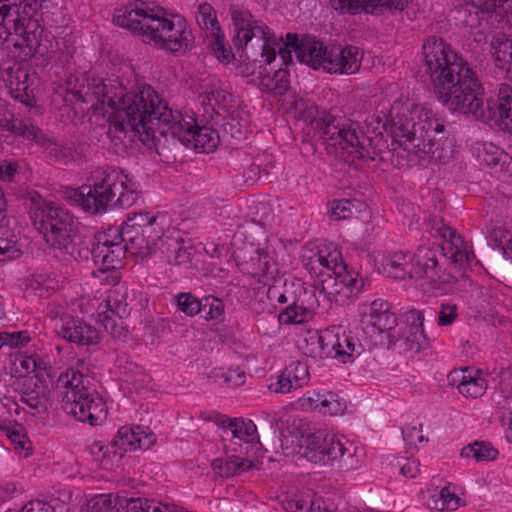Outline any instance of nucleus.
I'll return each instance as SVG.
<instances>
[{
    "label": "nucleus",
    "instance_id": "nucleus-15",
    "mask_svg": "<svg viewBox=\"0 0 512 512\" xmlns=\"http://www.w3.org/2000/svg\"><path fill=\"white\" fill-rule=\"evenodd\" d=\"M363 59L362 51L355 46H334L328 49L326 72L330 74H355Z\"/></svg>",
    "mask_w": 512,
    "mask_h": 512
},
{
    "label": "nucleus",
    "instance_id": "nucleus-62",
    "mask_svg": "<svg viewBox=\"0 0 512 512\" xmlns=\"http://www.w3.org/2000/svg\"><path fill=\"white\" fill-rule=\"evenodd\" d=\"M421 432L422 425L416 421L408 423L402 428L403 438L408 445H416L417 442L424 441V436Z\"/></svg>",
    "mask_w": 512,
    "mask_h": 512
},
{
    "label": "nucleus",
    "instance_id": "nucleus-53",
    "mask_svg": "<svg viewBox=\"0 0 512 512\" xmlns=\"http://www.w3.org/2000/svg\"><path fill=\"white\" fill-rule=\"evenodd\" d=\"M371 0H334L333 8L341 13L357 14L360 12L372 14Z\"/></svg>",
    "mask_w": 512,
    "mask_h": 512
},
{
    "label": "nucleus",
    "instance_id": "nucleus-33",
    "mask_svg": "<svg viewBox=\"0 0 512 512\" xmlns=\"http://www.w3.org/2000/svg\"><path fill=\"white\" fill-rule=\"evenodd\" d=\"M437 261L434 255L428 249H419L412 256L411 269H416L422 274L415 277H408L409 279H427L428 281L435 282L437 280Z\"/></svg>",
    "mask_w": 512,
    "mask_h": 512
},
{
    "label": "nucleus",
    "instance_id": "nucleus-16",
    "mask_svg": "<svg viewBox=\"0 0 512 512\" xmlns=\"http://www.w3.org/2000/svg\"><path fill=\"white\" fill-rule=\"evenodd\" d=\"M0 4V22L19 32L25 22L42 7L43 0H6Z\"/></svg>",
    "mask_w": 512,
    "mask_h": 512
},
{
    "label": "nucleus",
    "instance_id": "nucleus-47",
    "mask_svg": "<svg viewBox=\"0 0 512 512\" xmlns=\"http://www.w3.org/2000/svg\"><path fill=\"white\" fill-rule=\"evenodd\" d=\"M490 238L503 255L512 260V228L495 227L490 233Z\"/></svg>",
    "mask_w": 512,
    "mask_h": 512
},
{
    "label": "nucleus",
    "instance_id": "nucleus-28",
    "mask_svg": "<svg viewBox=\"0 0 512 512\" xmlns=\"http://www.w3.org/2000/svg\"><path fill=\"white\" fill-rule=\"evenodd\" d=\"M412 257H408L403 251H392L383 257L382 265L388 276L394 279H406L422 274L411 269Z\"/></svg>",
    "mask_w": 512,
    "mask_h": 512
},
{
    "label": "nucleus",
    "instance_id": "nucleus-48",
    "mask_svg": "<svg viewBox=\"0 0 512 512\" xmlns=\"http://www.w3.org/2000/svg\"><path fill=\"white\" fill-rule=\"evenodd\" d=\"M292 109H293L294 115L297 118L302 119L308 123L315 122V124H316L315 127L317 128V120H319V118H316V117L318 114V110H317L316 105L313 102H311L308 99L301 98V97L295 98V100L292 103Z\"/></svg>",
    "mask_w": 512,
    "mask_h": 512
},
{
    "label": "nucleus",
    "instance_id": "nucleus-23",
    "mask_svg": "<svg viewBox=\"0 0 512 512\" xmlns=\"http://www.w3.org/2000/svg\"><path fill=\"white\" fill-rule=\"evenodd\" d=\"M258 467L259 463L251 456L239 453H231L227 458L215 459L212 462L214 473L223 478L240 475Z\"/></svg>",
    "mask_w": 512,
    "mask_h": 512
},
{
    "label": "nucleus",
    "instance_id": "nucleus-26",
    "mask_svg": "<svg viewBox=\"0 0 512 512\" xmlns=\"http://www.w3.org/2000/svg\"><path fill=\"white\" fill-rule=\"evenodd\" d=\"M454 382H457L458 391L465 397H481L487 388L485 379L478 371L462 368L451 373Z\"/></svg>",
    "mask_w": 512,
    "mask_h": 512
},
{
    "label": "nucleus",
    "instance_id": "nucleus-5",
    "mask_svg": "<svg viewBox=\"0 0 512 512\" xmlns=\"http://www.w3.org/2000/svg\"><path fill=\"white\" fill-rule=\"evenodd\" d=\"M358 124L354 121L324 114L317 120V131L328 154L349 164L357 160H386L390 155V146L381 136L373 138L358 133Z\"/></svg>",
    "mask_w": 512,
    "mask_h": 512
},
{
    "label": "nucleus",
    "instance_id": "nucleus-61",
    "mask_svg": "<svg viewBox=\"0 0 512 512\" xmlns=\"http://www.w3.org/2000/svg\"><path fill=\"white\" fill-rule=\"evenodd\" d=\"M287 373L291 374L292 384L295 389L302 387L308 381V368L299 362L286 368Z\"/></svg>",
    "mask_w": 512,
    "mask_h": 512
},
{
    "label": "nucleus",
    "instance_id": "nucleus-14",
    "mask_svg": "<svg viewBox=\"0 0 512 512\" xmlns=\"http://www.w3.org/2000/svg\"><path fill=\"white\" fill-rule=\"evenodd\" d=\"M223 439L229 453H239L250 456L258 448L259 438L257 428L251 420L234 419L223 427Z\"/></svg>",
    "mask_w": 512,
    "mask_h": 512
},
{
    "label": "nucleus",
    "instance_id": "nucleus-36",
    "mask_svg": "<svg viewBox=\"0 0 512 512\" xmlns=\"http://www.w3.org/2000/svg\"><path fill=\"white\" fill-rule=\"evenodd\" d=\"M220 124L222 131L232 138L238 137L244 128L248 125V113L236 107L226 115H222L221 119L217 120Z\"/></svg>",
    "mask_w": 512,
    "mask_h": 512
},
{
    "label": "nucleus",
    "instance_id": "nucleus-34",
    "mask_svg": "<svg viewBox=\"0 0 512 512\" xmlns=\"http://www.w3.org/2000/svg\"><path fill=\"white\" fill-rule=\"evenodd\" d=\"M46 363L37 355L18 353L12 360L11 373L17 378H30L29 374L45 370Z\"/></svg>",
    "mask_w": 512,
    "mask_h": 512
},
{
    "label": "nucleus",
    "instance_id": "nucleus-49",
    "mask_svg": "<svg viewBox=\"0 0 512 512\" xmlns=\"http://www.w3.org/2000/svg\"><path fill=\"white\" fill-rule=\"evenodd\" d=\"M22 255L23 246L15 235L10 238L0 237V262L14 260Z\"/></svg>",
    "mask_w": 512,
    "mask_h": 512
},
{
    "label": "nucleus",
    "instance_id": "nucleus-12",
    "mask_svg": "<svg viewBox=\"0 0 512 512\" xmlns=\"http://www.w3.org/2000/svg\"><path fill=\"white\" fill-rule=\"evenodd\" d=\"M125 250V236L120 226L109 227L106 231L98 233L91 252L96 263H101L109 269L120 264Z\"/></svg>",
    "mask_w": 512,
    "mask_h": 512
},
{
    "label": "nucleus",
    "instance_id": "nucleus-57",
    "mask_svg": "<svg viewBox=\"0 0 512 512\" xmlns=\"http://www.w3.org/2000/svg\"><path fill=\"white\" fill-rule=\"evenodd\" d=\"M325 401L320 405L319 413L324 415L336 416L344 413L345 403L332 392H325Z\"/></svg>",
    "mask_w": 512,
    "mask_h": 512
},
{
    "label": "nucleus",
    "instance_id": "nucleus-4",
    "mask_svg": "<svg viewBox=\"0 0 512 512\" xmlns=\"http://www.w3.org/2000/svg\"><path fill=\"white\" fill-rule=\"evenodd\" d=\"M114 22L144 43L170 53H185L193 44L192 30L184 18L141 0L118 9Z\"/></svg>",
    "mask_w": 512,
    "mask_h": 512
},
{
    "label": "nucleus",
    "instance_id": "nucleus-24",
    "mask_svg": "<svg viewBox=\"0 0 512 512\" xmlns=\"http://www.w3.org/2000/svg\"><path fill=\"white\" fill-rule=\"evenodd\" d=\"M295 53L301 63L317 70L322 69L326 72V56L328 48L318 40L313 38H304L296 46Z\"/></svg>",
    "mask_w": 512,
    "mask_h": 512
},
{
    "label": "nucleus",
    "instance_id": "nucleus-38",
    "mask_svg": "<svg viewBox=\"0 0 512 512\" xmlns=\"http://www.w3.org/2000/svg\"><path fill=\"white\" fill-rule=\"evenodd\" d=\"M428 505L436 511H455L461 506V499L456 494L455 488L449 484L439 493L431 496Z\"/></svg>",
    "mask_w": 512,
    "mask_h": 512
},
{
    "label": "nucleus",
    "instance_id": "nucleus-60",
    "mask_svg": "<svg viewBox=\"0 0 512 512\" xmlns=\"http://www.w3.org/2000/svg\"><path fill=\"white\" fill-rule=\"evenodd\" d=\"M278 77H280L281 82L279 86L274 85V77H270L268 75L261 78V86L269 92L282 94L288 88V80L286 79V73L282 70H279L275 73V78Z\"/></svg>",
    "mask_w": 512,
    "mask_h": 512
},
{
    "label": "nucleus",
    "instance_id": "nucleus-58",
    "mask_svg": "<svg viewBox=\"0 0 512 512\" xmlns=\"http://www.w3.org/2000/svg\"><path fill=\"white\" fill-rule=\"evenodd\" d=\"M356 211L354 203L350 200H337L331 204V218L336 221L352 218Z\"/></svg>",
    "mask_w": 512,
    "mask_h": 512
},
{
    "label": "nucleus",
    "instance_id": "nucleus-56",
    "mask_svg": "<svg viewBox=\"0 0 512 512\" xmlns=\"http://www.w3.org/2000/svg\"><path fill=\"white\" fill-rule=\"evenodd\" d=\"M177 307L189 317L197 315L201 309V301L191 293H180L177 295Z\"/></svg>",
    "mask_w": 512,
    "mask_h": 512
},
{
    "label": "nucleus",
    "instance_id": "nucleus-19",
    "mask_svg": "<svg viewBox=\"0 0 512 512\" xmlns=\"http://www.w3.org/2000/svg\"><path fill=\"white\" fill-rule=\"evenodd\" d=\"M488 109L491 118L495 119L498 126L512 135V87L510 85L499 86L496 99L488 101Z\"/></svg>",
    "mask_w": 512,
    "mask_h": 512
},
{
    "label": "nucleus",
    "instance_id": "nucleus-29",
    "mask_svg": "<svg viewBox=\"0 0 512 512\" xmlns=\"http://www.w3.org/2000/svg\"><path fill=\"white\" fill-rule=\"evenodd\" d=\"M62 336L70 342L81 345L95 344L100 339L98 330L80 319L68 321L62 328Z\"/></svg>",
    "mask_w": 512,
    "mask_h": 512
},
{
    "label": "nucleus",
    "instance_id": "nucleus-35",
    "mask_svg": "<svg viewBox=\"0 0 512 512\" xmlns=\"http://www.w3.org/2000/svg\"><path fill=\"white\" fill-rule=\"evenodd\" d=\"M472 153L480 164L490 167L503 164L507 159V155L491 142H476Z\"/></svg>",
    "mask_w": 512,
    "mask_h": 512
},
{
    "label": "nucleus",
    "instance_id": "nucleus-31",
    "mask_svg": "<svg viewBox=\"0 0 512 512\" xmlns=\"http://www.w3.org/2000/svg\"><path fill=\"white\" fill-rule=\"evenodd\" d=\"M91 454L94 459L104 469H111L118 466L123 458V451L119 449L118 445H114V439L109 444L102 442H94L90 448Z\"/></svg>",
    "mask_w": 512,
    "mask_h": 512
},
{
    "label": "nucleus",
    "instance_id": "nucleus-8",
    "mask_svg": "<svg viewBox=\"0 0 512 512\" xmlns=\"http://www.w3.org/2000/svg\"><path fill=\"white\" fill-rule=\"evenodd\" d=\"M232 19L235 26V46L245 48L251 43V48L261 53L266 64H270L278 53L285 64L291 62L292 51L299 43L296 37L287 34V41L276 37L262 22L257 21L246 11L234 10Z\"/></svg>",
    "mask_w": 512,
    "mask_h": 512
},
{
    "label": "nucleus",
    "instance_id": "nucleus-32",
    "mask_svg": "<svg viewBox=\"0 0 512 512\" xmlns=\"http://www.w3.org/2000/svg\"><path fill=\"white\" fill-rule=\"evenodd\" d=\"M369 317L373 326L380 332L390 330L396 325V317L388 302L376 299L370 304Z\"/></svg>",
    "mask_w": 512,
    "mask_h": 512
},
{
    "label": "nucleus",
    "instance_id": "nucleus-30",
    "mask_svg": "<svg viewBox=\"0 0 512 512\" xmlns=\"http://www.w3.org/2000/svg\"><path fill=\"white\" fill-rule=\"evenodd\" d=\"M202 98V104L205 106L206 112L215 113L218 117H222V115H226L231 110L239 107L235 105L232 95L220 88L205 91Z\"/></svg>",
    "mask_w": 512,
    "mask_h": 512
},
{
    "label": "nucleus",
    "instance_id": "nucleus-45",
    "mask_svg": "<svg viewBox=\"0 0 512 512\" xmlns=\"http://www.w3.org/2000/svg\"><path fill=\"white\" fill-rule=\"evenodd\" d=\"M0 128L21 135L29 140V134L32 131H37L38 128L33 125H28L20 120H16L13 114L6 110L0 109Z\"/></svg>",
    "mask_w": 512,
    "mask_h": 512
},
{
    "label": "nucleus",
    "instance_id": "nucleus-10",
    "mask_svg": "<svg viewBox=\"0 0 512 512\" xmlns=\"http://www.w3.org/2000/svg\"><path fill=\"white\" fill-rule=\"evenodd\" d=\"M34 218L37 229L51 247L73 254L76 227L68 211L51 203H44L36 208Z\"/></svg>",
    "mask_w": 512,
    "mask_h": 512
},
{
    "label": "nucleus",
    "instance_id": "nucleus-3",
    "mask_svg": "<svg viewBox=\"0 0 512 512\" xmlns=\"http://www.w3.org/2000/svg\"><path fill=\"white\" fill-rule=\"evenodd\" d=\"M444 131V124L434 117L430 109L407 103L397 111L390 154L402 149L427 157L432 162L447 164L455 157L456 140L450 135L435 137V134L439 135Z\"/></svg>",
    "mask_w": 512,
    "mask_h": 512
},
{
    "label": "nucleus",
    "instance_id": "nucleus-9",
    "mask_svg": "<svg viewBox=\"0 0 512 512\" xmlns=\"http://www.w3.org/2000/svg\"><path fill=\"white\" fill-rule=\"evenodd\" d=\"M135 184L121 171L98 173L92 184L75 192V199L86 211L100 213L115 204L130 206L135 200Z\"/></svg>",
    "mask_w": 512,
    "mask_h": 512
},
{
    "label": "nucleus",
    "instance_id": "nucleus-50",
    "mask_svg": "<svg viewBox=\"0 0 512 512\" xmlns=\"http://www.w3.org/2000/svg\"><path fill=\"white\" fill-rule=\"evenodd\" d=\"M106 306L112 315H116L119 318H124L130 313L125 293L117 289L112 290L108 295Z\"/></svg>",
    "mask_w": 512,
    "mask_h": 512
},
{
    "label": "nucleus",
    "instance_id": "nucleus-6",
    "mask_svg": "<svg viewBox=\"0 0 512 512\" xmlns=\"http://www.w3.org/2000/svg\"><path fill=\"white\" fill-rule=\"evenodd\" d=\"M306 259L309 272L318 278L316 288L329 302L343 303L362 287L357 275L346 270L340 251L333 245H319Z\"/></svg>",
    "mask_w": 512,
    "mask_h": 512
},
{
    "label": "nucleus",
    "instance_id": "nucleus-11",
    "mask_svg": "<svg viewBox=\"0 0 512 512\" xmlns=\"http://www.w3.org/2000/svg\"><path fill=\"white\" fill-rule=\"evenodd\" d=\"M128 251L147 257L165 244L162 227L156 225V217L149 213H134L121 226Z\"/></svg>",
    "mask_w": 512,
    "mask_h": 512
},
{
    "label": "nucleus",
    "instance_id": "nucleus-27",
    "mask_svg": "<svg viewBox=\"0 0 512 512\" xmlns=\"http://www.w3.org/2000/svg\"><path fill=\"white\" fill-rule=\"evenodd\" d=\"M321 445L324 452L318 453L323 456V462H314V464L324 466L344 458L346 454L350 457L353 456L352 445L343 435L322 433Z\"/></svg>",
    "mask_w": 512,
    "mask_h": 512
},
{
    "label": "nucleus",
    "instance_id": "nucleus-43",
    "mask_svg": "<svg viewBox=\"0 0 512 512\" xmlns=\"http://www.w3.org/2000/svg\"><path fill=\"white\" fill-rule=\"evenodd\" d=\"M196 21L198 25L210 36L218 35L219 32H221L216 12L208 3H202L199 5Z\"/></svg>",
    "mask_w": 512,
    "mask_h": 512
},
{
    "label": "nucleus",
    "instance_id": "nucleus-64",
    "mask_svg": "<svg viewBox=\"0 0 512 512\" xmlns=\"http://www.w3.org/2000/svg\"><path fill=\"white\" fill-rule=\"evenodd\" d=\"M324 399L325 393L309 391L306 395L299 399V403L304 409L318 412L320 405L323 404V401H325Z\"/></svg>",
    "mask_w": 512,
    "mask_h": 512
},
{
    "label": "nucleus",
    "instance_id": "nucleus-40",
    "mask_svg": "<svg viewBox=\"0 0 512 512\" xmlns=\"http://www.w3.org/2000/svg\"><path fill=\"white\" fill-rule=\"evenodd\" d=\"M498 455V450L488 442L475 441L461 450L462 457L473 458L477 462L494 461Z\"/></svg>",
    "mask_w": 512,
    "mask_h": 512
},
{
    "label": "nucleus",
    "instance_id": "nucleus-44",
    "mask_svg": "<svg viewBox=\"0 0 512 512\" xmlns=\"http://www.w3.org/2000/svg\"><path fill=\"white\" fill-rule=\"evenodd\" d=\"M22 29L16 33L22 39L21 45L26 46L30 51L36 52L40 46V39L43 33L36 20L31 17L25 22Z\"/></svg>",
    "mask_w": 512,
    "mask_h": 512
},
{
    "label": "nucleus",
    "instance_id": "nucleus-21",
    "mask_svg": "<svg viewBox=\"0 0 512 512\" xmlns=\"http://www.w3.org/2000/svg\"><path fill=\"white\" fill-rule=\"evenodd\" d=\"M113 439L114 445H118L119 449L123 451V455L128 451L147 450L155 442V436L140 426H123Z\"/></svg>",
    "mask_w": 512,
    "mask_h": 512
},
{
    "label": "nucleus",
    "instance_id": "nucleus-59",
    "mask_svg": "<svg viewBox=\"0 0 512 512\" xmlns=\"http://www.w3.org/2000/svg\"><path fill=\"white\" fill-rule=\"evenodd\" d=\"M486 12V10L470 5V7H466L461 12V22L465 27L473 31L480 27Z\"/></svg>",
    "mask_w": 512,
    "mask_h": 512
},
{
    "label": "nucleus",
    "instance_id": "nucleus-20",
    "mask_svg": "<svg viewBox=\"0 0 512 512\" xmlns=\"http://www.w3.org/2000/svg\"><path fill=\"white\" fill-rule=\"evenodd\" d=\"M341 343H346V351H339L342 354H361L362 345L356 343L352 338L345 335L340 327H329L321 331V358L335 356V351L339 349Z\"/></svg>",
    "mask_w": 512,
    "mask_h": 512
},
{
    "label": "nucleus",
    "instance_id": "nucleus-46",
    "mask_svg": "<svg viewBox=\"0 0 512 512\" xmlns=\"http://www.w3.org/2000/svg\"><path fill=\"white\" fill-rule=\"evenodd\" d=\"M491 52L499 66H503L512 61V41L504 35L494 37L491 42Z\"/></svg>",
    "mask_w": 512,
    "mask_h": 512
},
{
    "label": "nucleus",
    "instance_id": "nucleus-22",
    "mask_svg": "<svg viewBox=\"0 0 512 512\" xmlns=\"http://www.w3.org/2000/svg\"><path fill=\"white\" fill-rule=\"evenodd\" d=\"M406 322L407 327L403 333L406 350L412 353H418L426 349L429 343L423 328V312L416 309L408 311L406 314Z\"/></svg>",
    "mask_w": 512,
    "mask_h": 512
},
{
    "label": "nucleus",
    "instance_id": "nucleus-52",
    "mask_svg": "<svg viewBox=\"0 0 512 512\" xmlns=\"http://www.w3.org/2000/svg\"><path fill=\"white\" fill-rule=\"evenodd\" d=\"M300 347L305 355L313 358H321V332L308 330L303 335Z\"/></svg>",
    "mask_w": 512,
    "mask_h": 512
},
{
    "label": "nucleus",
    "instance_id": "nucleus-63",
    "mask_svg": "<svg viewBox=\"0 0 512 512\" xmlns=\"http://www.w3.org/2000/svg\"><path fill=\"white\" fill-rule=\"evenodd\" d=\"M287 512H311L312 499L304 497H294L286 499L283 503Z\"/></svg>",
    "mask_w": 512,
    "mask_h": 512
},
{
    "label": "nucleus",
    "instance_id": "nucleus-25",
    "mask_svg": "<svg viewBox=\"0 0 512 512\" xmlns=\"http://www.w3.org/2000/svg\"><path fill=\"white\" fill-rule=\"evenodd\" d=\"M438 233L443 239L441 246L442 251L445 256L449 257L454 265L461 267L469 262L470 257L464 246V242L454 229L443 226L438 229Z\"/></svg>",
    "mask_w": 512,
    "mask_h": 512
},
{
    "label": "nucleus",
    "instance_id": "nucleus-37",
    "mask_svg": "<svg viewBox=\"0 0 512 512\" xmlns=\"http://www.w3.org/2000/svg\"><path fill=\"white\" fill-rule=\"evenodd\" d=\"M165 253L167 264L170 268H187L191 263V252L182 243L171 237H165Z\"/></svg>",
    "mask_w": 512,
    "mask_h": 512
},
{
    "label": "nucleus",
    "instance_id": "nucleus-2",
    "mask_svg": "<svg viewBox=\"0 0 512 512\" xmlns=\"http://www.w3.org/2000/svg\"><path fill=\"white\" fill-rule=\"evenodd\" d=\"M424 62L438 100L451 111L477 115L483 106L473 70L441 38L423 44Z\"/></svg>",
    "mask_w": 512,
    "mask_h": 512
},
{
    "label": "nucleus",
    "instance_id": "nucleus-13",
    "mask_svg": "<svg viewBox=\"0 0 512 512\" xmlns=\"http://www.w3.org/2000/svg\"><path fill=\"white\" fill-rule=\"evenodd\" d=\"M321 440L322 432H312L306 425H301L284 436L282 447L287 456L298 455L312 463L323 462V456L316 451Z\"/></svg>",
    "mask_w": 512,
    "mask_h": 512
},
{
    "label": "nucleus",
    "instance_id": "nucleus-39",
    "mask_svg": "<svg viewBox=\"0 0 512 512\" xmlns=\"http://www.w3.org/2000/svg\"><path fill=\"white\" fill-rule=\"evenodd\" d=\"M219 134L210 127H198L193 134V140L188 144V148H192L199 152H212L219 143Z\"/></svg>",
    "mask_w": 512,
    "mask_h": 512
},
{
    "label": "nucleus",
    "instance_id": "nucleus-55",
    "mask_svg": "<svg viewBox=\"0 0 512 512\" xmlns=\"http://www.w3.org/2000/svg\"><path fill=\"white\" fill-rule=\"evenodd\" d=\"M311 315V312L298 304L288 306L280 315V319L285 324H301L305 322Z\"/></svg>",
    "mask_w": 512,
    "mask_h": 512
},
{
    "label": "nucleus",
    "instance_id": "nucleus-51",
    "mask_svg": "<svg viewBox=\"0 0 512 512\" xmlns=\"http://www.w3.org/2000/svg\"><path fill=\"white\" fill-rule=\"evenodd\" d=\"M257 255L258 267L255 276L259 277V281L268 284L277 274L276 264L267 253L257 252Z\"/></svg>",
    "mask_w": 512,
    "mask_h": 512
},
{
    "label": "nucleus",
    "instance_id": "nucleus-42",
    "mask_svg": "<svg viewBox=\"0 0 512 512\" xmlns=\"http://www.w3.org/2000/svg\"><path fill=\"white\" fill-rule=\"evenodd\" d=\"M120 496L100 494L91 498L80 512H119Z\"/></svg>",
    "mask_w": 512,
    "mask_h": 512
},
{
    "label": "nucleus",
    "instance_id": "nucleus-54",
    "mask_svg": "<svg viewBox=\"0 0 512 512\" xmlns=\"http://www.w3.org/2000/svg\"><path fill=\"white\" fill-rule=\"evenodd\" d=\"M123 318H115L110 314H104L101 322L106 331L117 340H123L128 337L129 331L124 324Z\"/></svg>",
    "mask_w": 512,
    "mask_h": 512
},
{
    "label": "nucleus",
    "instance_id": "nucleus-1",
    "mask_svg": "<svg viewBox=\"0 0 512 512\" xmlns=\"http://www.w3.org/2000/svg\"><path fill=\"white\" fill-rule=\"evenodd\" d=\"M77 95L95 110L106 112V107L113 110L107 133L116 146L126 148L139 140L151 147L157 123L167 127L172 136L188 147L197 128L193 117L174 113L160 94L147 84L128 92L117 79H92L87 89L78 91Z\"/></svg>",
    "mask_w": 512,
    "mask_h": 512
},
{
    "label": "nucleus",
    "instance_id": "nucleus-17",
    "mask_svg": "<svg viewBox=\"0 0 512 512\" xmlns=\"http://www.w3.org/2000/svg\"><path fill=\"white\" fill-rule=\"evenodd\" d=\"M22 409L32 415L46 412L48 407V390L36 378H26L18 383Z\"/></svg>",
    "mask_w": 512,
    "mask_h": 512
},
{
    "label": "nucleus",
    "instance_id": "nucleus-7",
    "mask_svg": "<svg viewBox=\"0 0 512 512\" xmlns=\"http://www.w3.org/2000/svg\"><path fill=\"white\" fill-rule=\"evenodd\" d=\"M92 379L75 369H69L58 379L64 411L77 421L91 426L100 425L106 418L103 398L91 389Z\"/></svg>",
    "mask_w": 512,
    "mask_h": 512
},
{
    "label": "nucleus",
    "instance_id": "nucleus-41",
    "mask_svg": "<svg viewBox=\"0 0 512 512\" xmlns=\"http://www.w3.org/2000/svg\"><path fill=\"white\" fill-rule=\"evenodd\" d=\"M168 504L144 498L120 497V508L125 512H166Z\"/></svg>",
    "mask_w": 512,
    "mask_h": 512
},
{
    "label": "nucleus",
    "instance_id": "nucleus-18",
    "mask_svg": "<svg viewBox=\"0 0 512 512\" xmlns=\"http://www.w3.org/2000/svg\"><path fill=\"white\" fill-rule=\"evenodd\" d=\"M29 140L43 146L49 157L58 163L69 164L83 158L82 152L76 147L55 142L39 128L37 131H32L29 134Z\"/></svg>",
    "mask_w": 512,
    "mask_h": 512
}]
</instances>
